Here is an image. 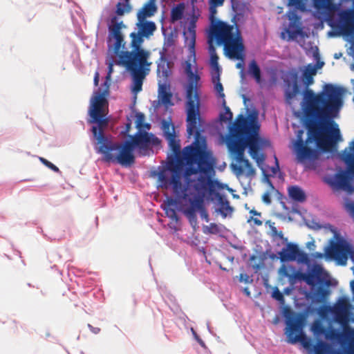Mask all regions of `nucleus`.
<instances>
[{
	"label": "nucleus",
	"instance_id": "obj_1",
	"mask_svg": "<svg viewBox=\"0 0 354 354\" xmlns=\"http://www.w3.org/2000/svg\"><path fill=\"white\" fill-rule=\"evenodd\" d=\"M342 104V89L333 84H326L324 91L318 93L312 89L304 92L301 109L308 137L304 141L303 131H299L292 142V149L297 163L314 162L319 157L318 149L328 151L341 139L337 127L328 131L327 127L329 121L338 113Z\"/></svg>",
	"mask_w": 354,
	"mask_h": 354
},
{
	"label": "nucleus",
	"instance_id": "obj_2",
	"mask_svg": "<svg viewBox=\"0 0 354 354\" xmlns=\"http://www.w3.org/2000/svg\"><path fill=\"white\" fill-rule=\"evenodd\" d=\"M108 91L109 86L104 92L94 93L88 111L91 117L89 122L97 124V126L92 127L91 131L99 145L97 153L103 155L104 162L131 165L135 162L133 150L136 147L140 150H148L151 147L158 146L160 140L153 134L141 130L131 136V140H127L122 145L109 140L104 133L109 122L106 117L109 113V102L106 97Z\"/></svg>",
	"mask_w": 354,
	"mask_h": 354
},
{
	"label": "nucleus",
	"instance_id": "obj_3",
	"mask_svg": "<svg viewBox=\"0 0 354 354\" xmlns=\"http://www.w3.org/2000/svg\"><path fill=\"white\" fill-rule=\"evenodd\" d=\"M186 115L187 132L189 137L194 136V142L181 151L180 140L176 134L166 139L176 158L167 165V170L173 173V180L176 184L185 165L187 168L184 176L187 178L193 174L209 172L216 164L212 153L207 149L206 138L202 135L204 132V120L201 116L200 110L194 109V115L190 119L189 108H186Z\"/></svg>",
	"mask_w": 354,
	"mask_h": 354
},
{
	"label": "nucleus",
	"instance_id": "obj_4",
	"mask_svg": "<svg viewBox=\"0 0 354 354\" xmlns=\"http://www.w3.org/2000/svg\"><path fill=\"white\" fill-rule=\"evenodd\" d=\"M259 125L254 117H245L239 114L236 118L229 132L230 137L227 141V147L234 156L238 165H232V167L238 174H245L252 176L255 174V169L249 160L244 158L246 147L249 148L251 157L258 165L263 163L264 156L259 151Z\"/></svg>",
	"mask_w": 354,
	"mask_h": 354
},
{
	"label": "nucleus",
	"instance_id": "obj_5",
	"mask_svg": "<svg viewBox=\"0 0 354 354\" xmlns=\"http://www.w3.org/2000/svg\"><path fill=\"white\" fill-rule=\"evenodd\" d=\"M208 37L209 43L214 41L217 45H223L225 55L230 59H243L245 57L243 39L236 24L231 25L218 21L211 25Z\"/></svg>",
	"mask_w": 354,
	"mask_h": 354
},
{
	"label": "nucleus",
	"instance_id": "obj_6",
	"mask_svg": "<svg viewBox=\"0 0 354 354\" xmlns=\"http://www.w3.org/2000/svg\"><path fill=\"white\" fill-rule=\"evenodd\" d=\"M283 315L286 325L285 333L288 343L294 344L299 342L305 348L313 350L315 354H333L332 346L322 339H318L315 345L312 344L304 333L306 321L304 313H295L290 308H286Z\"/></svg>",
	"mask_w": 354,
	"mask_h": 354
},
{
	"label": "nucleus",
	"instance_id": "obj_7",
	"mask_svg": "<svg viewBox=\"0 0 354 354\" xmlns=\"http://www.w3.org/2000/svg\"><path fill=\"white\" fill-rule=\"evenodd\" d=\"M215 185L218 186L216 182H212L203 178H197L192 180L191 189H194V192L187 201L189 206L184 210L185 215L191 223L196 222V212L203 208L205 192L209 191L212 193Z\"/></svg>",
	"mask_w": 354,
	"mask_h": 354
},
{
	"label": "nucleus",
	"instance_id": "obj_8",
	"mask_svg": "<svg viewBox=\"0 0 354 354\" xmlns=\"http://www.w3.org/2000/svg\"><path fill=\"white\" fill-rule=\"evenodd\" d=\"M182 175L183 174H179V178L176 185L173 180V173H171L170 177H169L165 170L160 171L158 173V179L160 182V186L162 188L168 189L169 186L172 187V191L175 198L169 197L167 198L166 203L168 206H174L183 201L187 202L194 192V189H189L193 180H188L187 186L185 187L181 182Z\"/></svg>",
	"mask_w": 354,
	"mask_h": 354
},
{
	"label": "nucleus",
	"instance_id": "obj_9",
	"mask_svg": "<svg viewBox=\"0 0 354 354\" xmlns=\"http://www.w3.org/2000/svg\"><path fill=\"white\" fill-rule=\"evenodd\" d=\"M149 55V51L123 53L117 64L124 66L131 73L133 80L143 82L145 67L150 65L147 62Z\"/></svg>",
	"mask_w": 354,
	"mask_h": 354
},
{
	"label": "nucleus",
	"instance_id": "obj_10",
	"mask_svg": "<svg viewBox=\"0 0 354 354\" xmlns=\"http://www.w3.org/2000/svg\"><path fill=\"white\" fill-rule=\"evenodd\" d=\"M185 71L188 77V83L186 86L185 108H189V118L191 119L194 115V109L200 110V94L198 85L200 76L193 72L189 61L185 62Z\"/></svg>",
	"mask_w": 354,
	"mask_h": 354
},
{
	"label": "nucleus",
	"instance_id": "obj_11",
	"mask_svg": "<svg viewBox=\"0 0 354 354\" xmlns=\"http://www.w3.org/2000/svg\"><path fill=\"white\" fill-rule=\"evenodd\" d=\"M136 32H132L129 35L131 38L130 52L147 51L142 48L145 39H149L157 30L155 22L147 20H137L136 24Z\"/></svg>",
	"mask_w": 354,
	"mask_h": 354
},
{
	"label": "nucleus",
	"instance_id": "obj_12",
	"mask_svg": "<svg viewBox=\"0 0 354 354\" xmlns=\"http://www.w3.org/2000/svg\"><path fill=\"white\" fill-rule=\"evenodd\" d=\"M215 166L212 167V170H210L207 173H202L199 175L198 178H203L207 179L212 182H216L218 184V186L215 185V187L212 192L207 191L205 192V196L207 195L212 197V200H216L217 205L219 206L217 211L221 214L223 218H226L228 216H231L233 213L234 208L230 205V202L226 198L225 195H223L218 192V191L222 190L226 185L220 183L217 180L214 179V176L215 175Z\"/></svg>",
	"mask_w": 354,
	"mask_h": 354
},
{
	"label": "nucleus",
	"instance_id": "obj_13",
	"mask_svg": "<svg viewBox=\"0 0 354 354\" xmlns=\"http://www.w3.org/2000/svg\"><path fill=\"white\" fill-rule=\"evenodd\" d=\"M351 306L346 298L339 299L333 306H324L320 308L321 315L330 313L336 322L348 327L350 321Z\"/></svg>",
	"mask_w": 354,
	"mask_h": 354
},
{
	"label": "nucleus",
	"instance_id": "obj_14",
	"mask_svg": "<svg viewBox=\"0 0 354 354\" xmlns=\"http://www.w3.org/2000/svg\"><path fill=\"white\" fill-rule=\"evenodd\" d=\"M126 28L122 21H119L117 17H113L111 19V24L109 26V40L115 39L112 46L114 54L120 59L121 54L123 53H130L124 50L126 49V42L121 30Z\"/></svg>",
	"mask_w": 354,
	"mask_h": 354
},
{
	"label": "nucleus",
	"instance_id": "obj_15",
	"mask_svg": "<svg viewBox=\"0 0 354 354\" xmlns=\"http://www.w3.org/2000/svg\"><path fill=\"white\" fill-rule=\"evenodd\" d=\"M312 2L317 10L324 11L329 16L333 15L339 10V6L333 0H312ZM288 6L302 12L306 10L304 0H288Z\"/></svg>",
	"mask_w": 354,
	"mask_h": 354
},
{
	"label": "nucleus",
	"instance_id": "obj_16",
	"mask_svg": "<svg viewBox=\"0 0 354 354\" xmlns=\"http://www.w3.org/2000/svg\"><path fill=\"white\" fill-rule=\"evenodd\" d=\"M281 261H297L299 263H306L309 261L308 254L301 250L297 244L288 243L279 253Z\"/></svg>",
	"mask_w": 354,
	"mask_h": 354
},
{
	"label": "nucleus",
	"instance_id": "obj_17",
	"mask_svg": "<svg viewBox=\"0 0 354 354\" xmlns=\"http://www.w3.org/2000/svg\"><path fill=\"white\" fill-rule=\"evenodd\" d=\"M339 30L342 33L350 36L354 33V10L348 9L339 13Z\"/></svg>",
	"mask_w": 354,
	"mask_h": 354
},
{
	"label": "nucleus",
	"instance_id": "obj_18",
	"mask_svg": "<svg viewBox=\"0 0 354 354\" xmlns=\"http://www.w3.org/2000/svg\"><path fill=\"white\" fill-rule=\"evenodd\" d=\"M288 80H286L287 88L285 91L286 100L290 103L299 91L298 85V73L296 71H290L288 74Z\"/></svg>",
	"mask_w": 354,
	"mask_h": 354
},
{
	"label": "nucleus",
	"instance_id": "obj_19",
	"mask_svg": "<svg viewBox=\"0 0 354 354\" xmlns=\"http://www.w3.org/2000/svg\"><path fill=\"white\" fill-rule=\"evenodd\" d=\"M323 268L320 266H315L310 272L303 273L298 272L295 278L305 281L308 285L315 286L316 282L322 283L321 275Z\"/></svg>",
	"mask_w": 354,
	"mask_h": 354
},
{
	"label": "nucleus",
	"instance_id": "obj_20",
	"mask_svg": "<svg viewBox=\"0 0 354 354\" xmlns=\"http://www.w3.org/2000/svg\"><path fill=\"white\" fill-rule=\"evenodd\" d=\"M341 160L346 165L348 173L354 176V140L340 153Z\"/></svg>",
	"mask_w": 354,
	"mask_h": 354
},
{
	"label": "nucleus",
	"instance_id": "obj_21",
	"mask_svg": "<svg viewBox=\"0 0 354 354\" xmlns=\"http://www.w3.org/2000/svg\"><path fill=\"white\" fill-rule=\"evenodd\" d=\"M156 1V0H148L145 3L136 14L137 20H147L154 16L158 10Z\"/></svg>",
	"mask_w": 354,
	"mask_h": 354
},
{
	"label": "nucleus",
	"instance_id": "obj_22",
	"mask_svg": "<svg viewBox=\"0 0 354 354\" xmlns=\"http://www.w3.org/2000/svg\"><path fill=\"white\" fill-rule=\"evenodd\" d=\"M335 185L339 189L348 192L353 190V187L351 183L349 176L347 173L342 171L335 176Z\"/></svg>",
	"mask_w": 354,
	"mask_h": 354
},
{
	"label": "nucleus",
	"instance_id": "obj_23",
	"mask_svg": "<svg viewBox=\"0 0 354 354\" xmlns=\"http://www.w3.org/2000/svg\"><path fill=\"white\" fill-rule=\"evenodd\" d=\"M344 327V332L340 333L337 330L333 328H327L324 337L326 339L328 340H341L342 337H344L346 340L349 342V344H351V340L346 337L345 335V330H348L349 328H351V327L348 326H343ZM348 346V348L349 347Z\"/></svg>",
	"mask_w": 354,
	"mask_h": 354
},
{
	"label": "nucleus",
	"instance_id": "obj_24",
	"mask_svg": "<svg viewBox=\"0 0 354 354\" xmlns=\"http://www.w3.org/2000/svg\"><path fill=\"white\" fill-rule=\"evenodd\" d=\"M317 73V68L315 66H313L312 64H308L306 68L304 69L302 75L303 81L306 87L304 93L307 90L309 89L308 87L313 84L314 82L313 76Z\"/></svg>",
	"mask_w": 354,
	"mask_h": 354
},
{
	"label": "nucleus",
	"instance_id": "obj_25",
	"mask_svg": "<svg viewBox=\"0 0 354 354\" xmlns=\"http://www.w3.org/2000/svg\"><path fill=\"white\" fill-rule=\"evenodd\" d=\"M158 97L162 104L165 106L173 104L171 102L172 95L169 92L166 84H159Z\"/></svg>",
	"mask_w": 354,
	"mask_h": 354
},
{
	"label": "nucleus",
	"instance_id": "obj_26",
	"mask_svg": "<svg viewBox=\"0 0 354 354\" xmlns=\"http://www.w3.org/2000/svg\"><path fill=\"white\" fill-rule=\"evenodd\" d=\"M288 196L293 201L303 203L306 199V196L301 188L298 186H290L288 189Z\"/></svg>",
	"mask_w": 354,
	"mask_h": 354
},
{
	"label": "nucleus",
	"instance_id": "obj_27",
	"mask_svg": "<svg viewBox=\"0 0 354 354\" xmlns=\"http://www.w3.org/2000/svg\"><path fill=\"white\" fill-rule=\"evenodd\" d=\"M185 4L180 3L171 8L170 14V21L171 23H175L183 19L185 12Z\"/></svg>",
	"mask_w": 354,
	"mask_h": 354
},
{
	"label": "nucleus",
	"instance_id": "obj_28",
	"mask_svg": "<svg viewBox=\"0 0 354 354\" xmlns=\"http://www.w3.org/2000/svg\"><path fill=\"white\" fill-rule=\"evenodd\" d=\"M157 73L159 77L166 81L170 74L169 63L166 59L161 58L157 66Z\"/></svg>",
	"mask_w": 354,
	"mask_h": 354
},
{
	"label": "nucleus",
	"instance_id": "obj_29",
	"mask_svg": "<svg viewBox=\"0 0 354 354\" xmlns=\"http://www.w3.org/2000/svg\"><path fill=\"white\" fill-rule=\"evenodd\" d=\"M248 73L254 78L257 83L260 84L261 82V70L254 59L252 60L249 64Z\"/></svg>",
	"mask_w": 354,
	"mask_h": 354
},
{
	"label": "nucleus",
	"instance_id": "obj_30",
	"mask_svg": "<svg viewBox=\"0 0 354 354\" xmlns=\"http://www.w3.org/2000/svg\"><path fill=\"white\" fill-rule=\"evenodd\" d=\"M209 51L210 54V64L212 67L218 73L220 72V67L218 65V56L216 53V49L212 43H209Z\"/></svg>",
	"mask_w": 354,
	"mask_h": 354
},
{
	"label": "nucleus",
	"instance_id": "obj_31",
	"mask_svg": "<svg viewBox=\"0 0 354 354\" xmlns=\"http://www.w3.org/2000/svg\"><path fill=\"white\" fill-rule=\"evenodd\" d=\"M326 329L327 328L318 320L315 321L311 326V330L317 338L324 336Z\"/></svg>",
	"mask_w": 354,
	"mask_h": 354
},
{
	"label": "nucleus",
	"instance_id": "obj_32",
	"mask_svg": "<svg viewBox=\"0 0 354 354\" xmlns=\"http://www.w3.org/2000/svg\"><path fill=\"white\" fill-rule=\"evenodd\" d=\"M297 272L293 266H287L284 264L281 265L279 270V273L281 277L289 279H295V275Z\"/></svg>",
	"mask_w": 354,
	"mask_h": 354
},
{
	"label": "nucleus",
	"instance_id": "obj_33",
	"mask_svg": "<svg viewBox=\"0 0 354 354\" xmlns=\"http://www.w3.org/2000/svg\"><path fill=\"white\" fill-rule=\"evenodd\" d=\"M329 295V290L322 287H319L315 292L313 301L317 304L324 302Z\"/></svg>",
	"mask_w": 354,
	"mask_h": 354
},
{
	"label": "nucleus",
	"instance_id": "obj_34",
	"mask_svg": "<svg viewBox=\"0 0 354 354\" xmlns=\"http://www.w3.org/2000/svg\"><path fill=\"white\" fill-rule=\"evenodd\" d=\"M196 21L193 19L190 21L188 28H187V32L190 36V41H189V47L193 49V51L194 52V46L196 43Z\"/></svg>",
	"mask_w": 354,
	"mask_h": 354
},
{
	"label": "nucleus",
	"instance_id": "obj_35",
	"mask_svg": "<svg viewBox=\"0 0 354 354\" xmlns=\"http://www.w3.org/2000/svg\"><path fill=\"white\" fill-rule=\"evenodd\" d=\"M162 129L165 139L174 136V135L176 134L174 125L165 120L162 123Z\"/></svg>",
	"mask_w": 354,
	"mask_h": 354
},
{
	"label": "nucleus",
	"instance_id": "obj_36",
	"mask_svg": "<svg viewBox=\"0 0 354 354\" xmlns=\"http://www.w3.org/2000/svg\"><path fill=\"white\" fill-rule=\"evenodd\" d=\"M250 214H251L252 216L248 219V223L253 222L254 225L257 226H261L263 224V221L260 219V217H261V213L259 212H257L254 208L249 210Z\"/></svg>",
	"mask_w": 354,
	"mask_h": 354
},
{
	"label": "nucleus",
	"instance_id": "obj_37",
	"mask_svg": "<svg viewBox=\"0 0 354 354\" xmlns=\"http://www.w3.org/2000/svg\"><path fill=\"white\" fill-rule=\"evenodd\" d=\"M266 223H269L270 230V235L272 237H278L279 239L287 241L288 239L285 238L282 231H278L277 227L274 226V223H271L270 221H267Z\"/></svg>",
	"mask_w": 354,
	"mask_h": 354
},
{
	"label": "nucleus",
	"instance_id": "obj_38",
	"mask_svg": "<svg viewBox=\"0 0 354 354\" xmlns=\"http://www.w3.org/2000/svg\"><path fill=\"white\" fill-rule=\"evenodd\" d=\"M345 335L351 340L348 348L346 350V354H354V328H349L345 330Z\"/></svg>",
	"mask_w": 354,
	"mask_h": 354
},
{
	"label": "nucleus",
	"instance_id": "obj_39",
	"mask_svg": "<svg viewBox=\"0 0 354 354\" xmlns=\"http://www.w3.org/2000/svg\"><path fill=\"white\" fill-rule=\"evenodd\" d=\"M131 7L129 3L118 2L116 5V14L122 16L131 11Z\"/></svg>",
	"mask_w": 354,
	"mask_h": 354
},
{
	"label": "nucleus",
	"instance_id": "obj_40",
	"mask_svg": "<svg viewBox=\"0 0 354 354\" xmlns=\"http://www.w3.org/2000/svg\"><path fill=\"white\" fill-rule=\"evenodd\" d=\"M223 105L224 106L225 112L220 114V120L222 122L232 121L233 114L230 111V109L226 106L225 100L223 99Z\"/></svg>",
	"mask_w": 354,
	"mask_h": 354
},
{
	"label": "nucleus",
	"instance_id": "obj_41",
	"mask_svg": "<svg viewBox=\"0 0 354 354\" xmlns=\"http://www.w3.org/2000/svg\"><path fill=\"white\" fill-rule=\"evenodd\" d=\"M145 115L141 113H138L136 114V127L141 130V129L145 128L147 129H149L151 126L148 123H145Z\"/></svg>",
	"mask_w": 354,
	"mask_h": 354
},
{
	"label": "nucleus",
	"instance_id": "obj_42",
	"mask_svg": "<svg viewBox=\"0 0 354 354\" xmlns=\"http://www.w3.org/2000/svg\"><path fill=\"white\" fill-rule=\"evenodd\" d=\"M220 232L221 229L219 226L214 223H212L209 225L205 226L203 228V232L205 234H217Z\"/></svg>",
	"mask_w": 354,
	"mask_h": 354
},
{
	"label": "nucleus",
	"instance_id": "obj_43",
	"mask_svg": "<svg viewBox=\"0 0 354 354\" xmlns=\"http://www.w3.org/2000/svg\"><path fill=\"white\" fill-rule=\"evenodd\" d=\"M220 74L218 73L217 77H213V82H215V79L217 80V82L215 83L214 88L215 91L218 93L219 97L224 98L225 94L223 93V87L222 84L220 82V78H219Z\"/></svg>",
	"mask_w": 354,
	"mask_h": 354
},
{
	"label": "nucleus",
	"instance_id": "obj_44",
	"mask_svg": "<svg viewBox=\"0 0 354 354\" xmlns=\"http://www.w3.org/2000/svg\"><path fill=\"white\" fill-rule=\"evenodd\" d=\"M287 17L290 22V27L293 26L295 24L298 23L299 21V17L297 15L296 11L290 10L286 14Z\"/></svg>",
	"mask_w": 354,
	"mask_h": 354
},
{
	"label": "nucleus",
	"instance_id": "obj_45",
	"mask_svg": "<svg viewBox=\"0 0 354 354\" xmlns=\"http://www.w3.org/2000/svg\"><path fill=\"white\" fill-rule=\"evenodd\" d=\"M219 6H216L215 4L209 3V20L211 21V25H213V24L219 21L216 18V15L217 13L216 8Z\"/></svg>",
	"mask_w": 354,
	"mask_h": 354
},
{
	"label": "nucleus",
	"instance_id": "obj_46",
	"mask_svg": "<svg viewBox=\"0 0 354 354\" xmlns=\"http://www.w3.org/2000/svg\"><path fill=\"white\" fill-rule=\"evenodd\" d=\"M142 82L139 80H133L132 91L136 94L142 90Z\"/></svg>",
	"mask_w": 354,
	"mask_h": 354
},
{
	"label": "nucleus",
	"instance_id": "obj_47",
	"mask_svg": "<svg viewBox=\"0 0 354 354\" xmlns=\"http://www.w3.org/2000/svg\"><path fill=\"white\" fill-rule=\"evenodd\" d=\"M166 214L172 220L176 221H178V216L175 209H168L166 210Z\"/></svg>",
	"mask_w": 354,
	"mask_h": 354
},
{
	"label": "nucleus",
	"instance_id": "obj_48",
	"mask_svg": "<svg viewBox=\"0 0 354 354\" xmlns=\"http://www.w3.org/2000/svg\"><path fill=\"white\" fill-rule=\"evenodd\" d=\"M257 259V256L255 255H252L250 257V263H251V266L252 267V268L257 272L258 271L259 269H260V266L259 263H257V262H254V263H252L253 261H256Z\"/></svg>",
	"mask_w": 354,
	"mask_h": 354
},
{
	"label": "nucleus",
	"instance_id": "obj_49",
	"mask_svg": "<svg viewBox=\"0 0 354 354\" xmlns=\"http://www.w3.org/2000/svg\"><path fill=\"white\" fill-rule=\"evenodd\" d=\"M272 296L277 301H281L283 300V294L277 288L273 291Z\"/></svg>",
	"mask_w": 354,
	"mask_h": 354
},
{
	"label": "nucleus",
	"instance_id": "obj_50",
	"mask_svg": "<svg viewBox=\"0 0 354 354\" xmlns=\"http://www.w3.org/2000/svg\"><path fill=\"white\" fill-rule=\"evenodd\" d=\"M46 167H48L49 169H52L55 172L60 173L59 168L47 160H46Z\"/></svg>",
	"mask_w": 354,
	"mask_h": 354
},
{
	"label": "nucleus",
	"instance_id": "obj_51",
	"mask_svg": "<svg viewBox=\"0 0 354 354\" xmlns=\"http://www.w3.org/2000/svg\"><path fill=\"white\" fill-rule=\"evenodd\" d=\"M262 200L265 203L268 205L271 203V198L269 192H266L263 194Z\"/></svg>",
	"mask_w": 354,
	"mask_h": 354
},
{
	"label": "nucleus",
	"instance_id": "obj_52",
	"mask_svg": "<svg viewBox=\"0 0 354 354\" xmlns=\"http://www.w3.org/2000/svg\"><path fill=\"white\" fill-rule=\"evenodd\" d=\"M198 211L201 212V217L204 218L206 221H209V216H208V214L207 213V212H206V210H205V209L204 207V203H203V208L201 209H198Z\"/></svg>",
	"mask_w": 354,
	"mask_h": 354
},
{
	"label": "nucleus",
	"instance_id": "obj_53",
	"mask_svg": "<svg viewBox=\"0 0 354 354\" xmlns=\"http://www.w3.org/2000/svg\"><path fill=\"white\" fill-rule=\"evenodd\" d=\"M88 327L90 328L91 331L92 333H93L94 334H97L100 333V328H98V327H93L92 325L91 324H88Z\"/></svg>",
	"mask_w": 354,
	"mask_h": 354
},
{
	"label": "nucleus",
	"instance_id": "obj_54",
	"mask_svg": "<svg viewBox=\"0 0 354 354\" xmlns=\"http://www.w3.org/2000/svg\"><path fill=\"white\" fill-rule=\"evenodd\" d=\"M241 62H238L236 64V67L237 68H240L241 69V73H243V68H244V58L243 59H239Z\"/></svg>",
	"mask_w": 354,
	"mask_h": 354
},
{
	"label": "nucleus",
	"instance_id": "obj_55",
	"mask_svg": "<svg viewBox=\"0 0 354 354\" xmlns=\"http://www.w3.org/2000/svg\"><path fill=\"white\" fill-rule=\"evenodd\" d=\"M225 0H209V3L215 4L216 6H223Z\"/></svg>",
	"mask_w": 354,
	"mask_h": 354
},
{
	"label": "nucleus",
	"instance_id": "obj_56",
	"mask_svg": "<svg viewBox=\"0 0 354 354\" xmlns=\"http://www.w3.org/2000/svg\"><path fill=\"white\" fill-rule=\"evenodd\" d=\"M347 209L350 212L352 216L354 217V203H349L347 205Z\"/></svg>",
	"mask_w": 354,
	"mask_h": 354
},
{
	"label": "nucleus",
	"instance_id": "obj_57",
	"mask_svg": "<svg viewBox=\"0 0 354 354\" xmlns=\"http://www.w3.org/2000/svg\"><path fill=\"white\" fill-rule=\"evenodd\" d=\"M275 162H276V167H273L272 168V172L274 174H276L277 170L279 169V165L278 160H277L276 156H275Z\"/></svg>",
	"mask_w": 354,
	"mask_h": 354
},
{
	"label": "nucleus",
	"instance_id": "obj_58",
	"mask_svg": "<svg viewBox=\"0 0 354 354\" xmlns=\"http://www.w3.org/2000/svg\"><path fill=\"white\" fill-rule=\"evenodd\" d=\"M99 82V73L97 72L95 73V77H94V84L95 86H97Z\"/></svg>",
	"mask_w": 354,
	"mask_h": 354
},
{
	"label": "nucleus",
	"instance_id": "obj_59",
	"mask_svg": "<svg viewBox=\"0 0 354 354\" xmlns=\"http://www.w3.org/2000/svg\"><path fill=\"white\" fill-rule=\"evenodd\" d=\"M248 276L245 274H240V281H245V282L248 281Z\"/></svg>",
	"mask_w": 354,
	"mask_h": 354
},
{
	"label": "nucleus",
	"instance_id": "obj_60",
	"mask_svg": "<svg viewBox=\"0 0 354 354\" xmlns=\"http://www.w3.org/2000/svg\"><path fill=\"white\" fill-rule=\"evenodd\" d=\"M113 62H110L109 64V75L113 72Z\"/></svg>",
	"mask_w": 354,
	"mask_h": 354
},
{
	"label": "nucleus",
	"instance_id": "obj_61",
	"mask_svg": "<svg viewBox=\"0 0 354 354\" xmlns=\"http://www.w3.org/2000/svg\"><path fill=\"white\" fill-rule=\"evenodd\" d=\"M39 160H40V161H41L42 163H44V158L41 157V158H39Z\"/></svg>",
	"mask_w": 354,
	"mask_h": 354
},
{
	"label": "nucleus",
	"instance_id": "obj_62",
	"mask_svg": "<svg viewBox=\"0 0 354 354\" xmlns=\"http://www.w3.org/2000/svg\"><path fill=\"white\" fill-rule=\"evenodd\" d=\"M130 127H131V124H128L127 125V131H129V129H130Z\"/></svg>",
	"mask_w": 354,
	"mask_h": 354
},
{
	"label": "nucleus",
	"instance_id": "obj_63",
	"mask_svg": "<svg viewBox=\"0 0 354 354\" xmlns=\"http://www.w3.org/2000/svg\"><path fill=\"white\" fill-rule=\"evenodd\" d=\"M124 1H125V3H129V0H124Z\"/></svg>",
	"mask_w": 354,
	"mask_h": 354
},
{
	"label": "nucleus",
	"instance_id": "obj_64",
	"mask_svg": "<svg viewBox=\"0 0 354 354\" xmlns=\"http://www.w3.org/2000/svg\"><path fill=\"white\" fill-rule=\"evenodd\" d=\"M245 293H247L248 295H249V294H250V292L245 291Z\"/></svg>",
	"mask_w": 354,
	"mask_h": 354
}]
</instances>
